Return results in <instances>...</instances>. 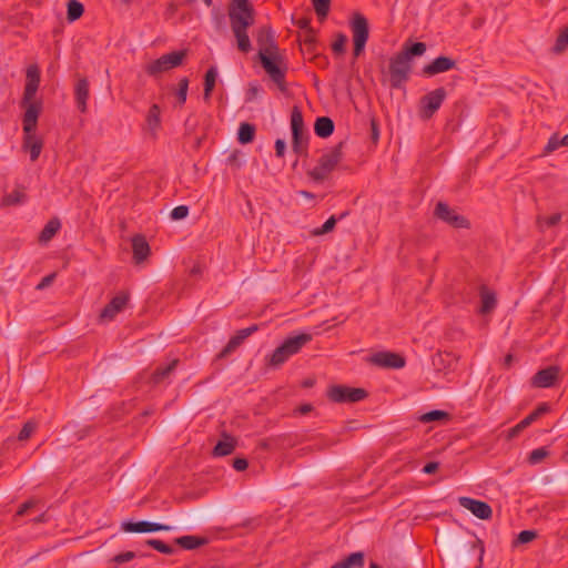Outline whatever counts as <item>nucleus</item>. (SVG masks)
I'll list each match as a JSON object with an SVG mask.
<instances>
[{
    "label": "nucleus",
    "mask_w": 568,
    "mask_h": 568,
    "mask_svg": "<svg viewBox=\"0 0 568 568\" xmlns=\"http://www.w3.org/2000/svg\"><path fill=\"white\" fill-rule=\"evenodd\" d=\"M258 60L265 72L277 85L281 92H286V63L278 52V45L275 41L274 32L270 26H263L258 29L257 38Z\"/></svg>",
    "instance_id": "1"
},
{
    "label": "nucleus",
    "mask_w": 568,
    "mask_h": 568,
    "mask_svg": "<svg viewBox=\"0 0 568 568\" xmlns=\"http://www.w3.org/2000/svg\"><path fill=\"white\" fill-rule=\"evenodd\" d=\"M255 9L250 0H229L227 17L237 50L248 53L252 50L248 28L255 23Z\"/></svg>",
    "instance_id": "2"
},
{
    "label": "nucleus",
    "mask_w": 568,
    "mask_h": 568,
    "mask_svg": "<svg viewBox=\"0 0 568 568\" xmlns=\"http://www.w3.org/2000/svg\"><path fill=\"white\" fill-rule=\"evenodd\" d=\"M424 42H405L402 50L389 59L388 82L392 89H402L409 80L413 70L412 59L426 52Z\"/></svg>",
    "instance_id": "3"
},
{
    "label": "nucleus",
    "mask_w": 568,
    "mask_h": 568,
    "mask_svg": "<svg viewBox=\"0 0 568 568\" xmlns=\"http://www.w3.org/2000/svg\"><path fill=\"white\" fill-rule=\"evenodd\" d=\"M313 339L312 334L301 333L295 336H288L276 347L273 353L266 357V365L271 368H280L293 355L298 354L302 348Z\"/></svg>",
    "instance_id": "4"
},
{
    "label": "nucleus",
    "mask_w": 568,
    "mask_h": 568,
    "mask_svg": "<svg viewBox=\"0 0 568 568\" xmlns=\"http://www.w3.org/2000/svg\"><path fill=\"white\" fill-rule=\"evenodd\" d=\"M38 108L31 105L23 114L22 128H23V141L22 149L30 153V160L36 162L42 151L43 142L40 138L36 136V130L38 125Z\"/></svg>",
    "instance_id": "5"
},
{
    "label": "nucleus",
    "mask_w": 568,
    "mask_h": 568,
    "mask_svg": "<svg viewBox=\"0 0 568 568\" xmlns=\"http://www.w3.org/2000/svg\"><path fill=\"white\" fill-rule=\"evenodd\" d=\"M344 145L345 141H341L335 146L323 153L317 165L308 171V176L315 182L324 181L342 161Z\"/></svg>",
    "instance_id": "6"
},
{
    "label": "nucleus",
    "mask_w": 568,
    "mask_h": 568,
    "mask_svg": "<svg viewBox=\"0 0 568 568\" xmlns=\"http://www.w3.org/2000/svg\"><path fill=\"white\" fill-rule=\"evenodd\" d=\"M186 57V51H172L151 61L144 67V71L152 78H159L162 73L180 67Z\"/></svg>",
    "instance_id": "7"
},
{
    "label": "nucleus",
    "mask_w": 568,
    "mask_h": 568,
    "mask_svg": "<svg viewBox=\"0 0 568 568\" xmlns=\"http://www.w3.org/2000/svg\"><path fill=\"white\" fill-rule=\"evenodd\" d=\"M447 92L445 88H437L424 97L419 101V116L423 120H429L440 108L446 99Z\"/></svg>",
    "instance_id": "8"
},
{
    "label": "nucleus",
    "mask_w": 568,
    "mask_h": 568,
    "mask_svg": "<svg viewBox=\"0 0 568 568\" xmlns=\"http://www.w3.org/2000/svg\"><path fill=\"white\" fill-rule=\"evenodd\" d=\"M368 393L364 388L334 385L328 388L327 397L334 403H357L365 399Z\"/></svg>",
    "instance_id": "9"
},
{
    "label": "nucleus",
    "mask_w": 568,
    "mask_h": 568,
    "mask_svg": "<svg viewBox=\"0 0 568 568\" xmlns=\"http://www.w3.org/2000/svg\"><path fill=\"white\" fill-rule=\"evenodd\" d=\"M434 215L455 229H469L470 222L445 202H438Z\"/></svg>",
    "instance_id": "10"
},
{
    "label": "nucleus",
    "mask_w": 568,
    "mask_h": 568,
    "mask_svg": "<svg viewBox=\"0 0 568 568\" xmlns=\"http://www.w3.org/2000/svg\"><path fill=\"white\" fill-rule=\"evenodd\" d=\"M121 529L128 534H148L155 531H169L171 530V527L169 525L152 523L148 520H128L121 524Z\"/></svg>",
    "instance_id": "11"
},
{
    "label": "nucleus",
    "mask_w": 568,
    "mask_h": 568,
    "mask_svg": "<svg viewBox=\"0 0 568 568\" xmlns=\"http://www.w3.org/2000/svg\"><path fill=\"white\" fill-rule=\"evenodd\" d=\"M369 362L378 367L398 369L406 364L405 357L393 352H377L369 357Z\"/></svg>",
    "instance_id": "12"
},
{
    "label": "nucleus",
    "mask_w": 568,
    "mask_h": 568,
    "mask_svg": "<svg viewBox=\"0 0 568 568\" xmlns=\"http://www.w3.org/2000/svg\"><path fill=\"white\" fill-rule=\"evenodd\" d=\"M549 412H550V405L548 403L539 404L535 410H532L523 420H520L517 425H515L514 427H511L508 430V438H515L525 428L530 426L534 422H536L541 416L548 414Z\"/></svg>",
    "instance_id": "13"
},
{
    "label": "nucleus",
    "mask_w": 568,
    "mask_h": 568,
    "mask_svg": "<svg viewBox=\"0 0 568 568\" xmlns=\"http://www.w3.org/2000/svg\"><path fill=\"white\" fill-rule=\"evenodd\" d=\"M459 505L469 510L474 516L479 519H490L493 516L491 507L483 500L474 499L470 497H459Z\"/></svg>",
    "instance_id": "14"
},
{
    "label": "nucleus",
    "mask_w": 568,
    "mask_h": 568,
    "mask_svg": "<svg viewBox=\"0 0 568 568\" xmlns=\"http://www.w3.org/2000/svg\"><path fill=\"white\" fill-rule=\"evenodd\" d=\"M560 368L558 366H548L538 371L531 378V385L537 388L552 387L559 376Z\"/></svg>",
    "instance_id": "15"
},
{
    "label": "nucleus",
    "mask_w": 568,
    "mask_h": 568,
    "mask_svg": "<svg viewBox=\"0 0 568 568\" xmlns=\"http://www.w3.org/2000/svg\"><path fill=\"white\" fill-rule=\"evenodd\" d=\"M258 329L256 324H253L246 328H242L230 338L224 348L219 353L217 358H225L233 353L248 336Z\"/></svg>",
    "instance_id": "16"
},
{
    "label": "nucleus",
    "mask_w": 568,
    "mask_h": 568,
    "mask_svg": "<svg viewBox=\"0 0 568 568\" xmlns=\"http://www.w3.org/2000/svg\"><path fill=\"white\" fill-rule=\"evenodd\" d=\"M129 297V293L120 292L104 306L100 313V317L102 320H113L115 315L125 307Z\"/></svg>",
    "instance_id": "17"
},
{
    "label": "nucleus",
    "mask_w": 568,
    "mask_h": 568,
    "mask_svg": "<svg viewBox=\"0 0 568 568\" xmlns=\"http://www.w3.org/2000/svg\"><path fill=\"white\" fill-rule=\"evenodd\" d=\"M351 29L353 33V41L367 42L369 37L368 20L359 12L353 14L351 21Z\"/></svg>",
    "instance_id": "18"
},
{
    "label": "nucleus",
    "mask_w": 568,
    "mask_h": 568,
    "mask_svg": "<svg viewBox=\"0 0 568 568\" xmlns=\"http://www.w3.org/2000/svg\"><path fill=\"white\" fill-rule=\"evenodd\" d=\"M456 65V61L449 57L440 55L434 59L430 63L424 65L423 73L433 77L438 73H443L454 69Z\"/></svg>",
    "instance_id": "19"
},
{
    "label": "nucleus",
    "mask_w": 568,
    "mask_h": 568,
    "mask_svg": "<svg viewBox=\"0 0 568 568\" xmlns=\"http://www.w3.org/2000/svg\"><path fill=\"white\" fill-rule=\"evenodd\" d=\"M90 95V84L87 78H79L74 85V100L78 110L85 113L88 110V99Z\"/></svg>",
    "instance_id": "20"
},
{
    "label": "nucleus",
    "mask_w": 568,
    "mask_h": 568,
    "mask_svg": "<svg viewBox=\"0 0 568 568\" xmlns=\"http://www.w3.org/2000/svg\"><path fill=\"white\" fill-rule=\"evenodd\" d=\"M132 252L135 264L144 262L149 257L151 248L143 235L138 234L132 237Z\"/></svg>",
    "instance_id": "21"
},
{
    "label": "nucleus",
    "mask_w": 568,
    "mask_h": 568,
    "mask_svg": "<svg viewBox=\"0 0 568 568\" xmlns=\"http://www.w3.org/2000/svg\"><path fill=\"white\" fill-rule=\"evenodd\" d=\"M40 82H26L23 97L21 100V108L24 109V112L31 106L38 108V116L42 111V103L40 101H34L36 93L38 91Z\"/></svg>",
    "instance_id": "22"
},
{
    "label": "nucleus",
    "mask_w": 568,
    "mask_h": 568,
    "mask_svg": "<svg viewBox=\"0 0 568 568\" xmlns=\"http://www.w3.org/2000/svg\"><path fill=\"white\" fill-rule=\"evenodd\" d=\"M40 82H26L23 97L21 100V108L24 109V112L31 106L38 108V116L42 111V103L40 101H34L36 93L38 91Z\"/></svg>",
    "instance_id": "23"
},
{
    "label": "nucleus",
    "mask_w": 568,
    "mask_h": 568,
    "mask_svg": "<svg viewBox=\"0 0 568 568\" xmlns=\"http://www.w3.org/2000/svg\"><path fill=\"white\" fill-rule=\"evenodd\" d=\"M479 296H480V314H489L493 312L497 305L496 293L488 288L486 285H480L479 287Z\"/></svg>",
    "instance_id": "24"
},
{
    "label": "nucleus",
    "mask_w": 568,
    "mask_h": 568,
    "mask_svg": "<svg viewBox=\"0 0 568 568\" xmlns=\"http://www.w3.org/2000/svg\"><path fill=\"white\" fill-rule=\"evenodd\" d=\"M365 564V555L363 551H356L346 558L335 562L329 568H363Z\"/></svg>",
    "instance_id": "25"
},
{
    "label": "nucleus",
    "mask_w": 568,
    "mask_h": 568,
    "mask_svg": "<svg viewBox=\"0 0 568 568\" xmlns=\"http://www.w3.org/2000/svg\"><path fill=\"white\" fill-rule=\"evenodd\" d=\"M24 187L18 185L11 193L4 194L0 201V207H9L20 205L26 202L27 195L24 193Z\"/></svg>",
    "instance_id": "26"
},
{
    "label": "nucleus",
    "mask_w": 568,
    "mask_h": 568,
    "mask_svg": "<svg viewBox=\"0 0 568 568\" xmlns=\"http://www.w3.org/2000/svg\"><path fill=\"white\" fill-rule=\"evenodd\" d=\"M179 363L180 361L178 358H174L164 366H158L151 375V382L153 384H160L164 382L173 373Z\"/></svg>",
    "instance_id": "27"
},
{
    "label": "nucleus",
    "mask_w": 568,
    "mask_h": 568,
    "mask_svg": "<svg viewBox=\"0 0 568 568\" xmlns=\"http://www.w3.org/2000/svg\"><path fill=\"white\" fill-rule=\"evenodd\" d=\"M174 542L181 548L193 550L207 544V538L193 535H185L174 539Z\"/></svg>",
    "instance_id": "28"
},
{
    "label": "nucleus",
    "mask_w": 568,
    "mask_h": 568,
    "mask_svg": "<svg viewBox=\"0 0 568 568\" xmlns=\"http://www.w3.org/2000/svg\"><path fill=\"white\" fill-rule=\"evenodd\" d=\"M335 124L328 116H320L314 124V132L320 138H328L333 134Z\"/></svg>",
    "instance_id": "29"
},
{
    "label": "nucleus",
    "mask_w": 568,
    "mask_h": 568,
    "mask_svg": "<svg viewBox=\"0 0 568 568\" xmlns=\"http://www.w3.org/2000/svg\"><path fill=\"white\" fill-rule=\"evenodd\" d=\"M61 223L59 219L53 217L48 221L42 231L39 234V242L47 243L49 242L60 230Z\"/></svg>",
    "instance_id": "30"
},
{
    "label": "nucleus",
    "mask_w": 568,
    "mask_h": 568,
    "mask_svg": "<svg viewBox=\"0 0 568 568\" xmlns=\"http://www.w3.org/2000/svg\"><path fill=\"white\" fill-rule=\"evenodd\" d=\"M235 445L236 443L233 437L224 435V439L217 442V444L213 448V455L220 457L227 456L233 453V450L235 449Z\"/></svg>",
    "instance_id": "31"
},
{
    "label": "nucleus",
    "mask_w": 568,
    "mask_h": 568,
    "mask_svg": "<svg viewBox=\"0 0 568 568\" xmlns=\"http://www.w3.org/2000/svg\"><path fill=\"white\" fill-rule=\"evenodd\" d=\"M308 134L305 131L292 133V148L298 155H304L307 152Z\"/></svg>",
    "instance_id": "32"
},
{
    "label": "nucleus",
    "mask_w": 568,
    "mask_h": 568,
    "mask_svg": "<svg viewBox=\"0 0 568 568\" xmlns=\"http://www.w3.org/2000/svg\"><path fill=\"white\" fill-rule=\"evenodd\" d=\"M216 77H217V70L215 67H211L205 75H204V92H203V99L205 101H210L211 99V95H212V92L214 90V87H215V82H216Z\"/></svg>",
    "instance_id": "33"
},
{
    "label": "nucleus",
    "mask_w": 568,
    "mask_h": 568,
    "mask_svg": "<svg viewBox=\"0 0 568 568\" xmlns=\"http://www.w3.org/2000/svg\"><path fill=\"white\" fill-rule=\"evenodd\" d=\"M255 138V126L251 123L244 122L240 124L237 131V141L241 144H248L253 142Z\"/></svg>",
    "instance_id": "34"
},
{
    "label": "nucleus",
    "mask_w": 568,
    "mask_h": 568,
    "mask_svg": "<svg viewBox=\"0 0 568 568\" xmlns=\"http://www.w3.org/2000/svg\"><path fill=\"white\" fill-rule=\"evenodd\" d=\"M560 146H568V133L562 138L558 133H554L549 139L544 149V154H549Z\"/></svg>",
    "instance_id": "35"
},
{
    "label": "nucleus",
    "mask_w": 568,
    "mask_h": 568,
    "mask_svg": "<svg viewBox=\"0 0 568 568\" xmlns=\"http://www.w3.org/2000/svg\"><path fill=\"white\" fill-rule=\"evenodd\" d=\"M84 7L78 0H69L67 4V19L69 22H74L82 17Z\"/></svg>",
    "instance_id": "36"
},
{
    "label": "nucleus",
    "mask_w": 568,
    "mask_h": 568,
    "mask_svg": "<svg viewBox=\"0 0 568 568\" xmlns=\"http://www.w3.org/2000/svg\"><path fill=\"white\" fill-rule=\"evenodd\" d=\"M347 214H348V212H343L338 219H336L334 215L331 216L321 227L314 229L311 232L312 235L321 236V235L332 232L335 229L337 221L344 219Z\"/></svg>",
    "instance_id": "37"
},
{
    "label": "nucleus",
    "mask_w": 568,
    "mask_h": 568,
    "mask_svg": "<svg viewBox=\"0 0 568 568\" xmlns=\"http://www.w3.org/2000/svg\"><path fill=\"white\" fill-rule=\"evenodd\" d=\"M331 1L332 0H311L320 21H324L327 18L331 10Z\"/></svg>",
    "instance_id": "38"
},
{
    "label": "nucleus",
    "mask_w": 568,
    "mask_h": 568,
    "mask_svg": "<svg viewBox=\"0 0 568 568\" xmlns=\"http://www.w3.org/2000/svg\"><path fill=\"white\" fill-rule=\"evenodd\" d=\"M291 129L292 133L294 132H302L304 130V120H303V113L298 106H293L291 112Z\"/></svg>",
    "instance_id": "39"
},
{
    "label": "nucleus",
    "mask_w": 568,
    "mask_h": 568,
    "mask_svg": "<svg viewBox=\"0 0 568 568\" xmlns=\"http://www.w3.org/2000/svg\"><path fill=\"white\" fill-rule=\"evenodd\" d=\"M568 48V26L560 31L558 34L555 45L552 47V52L556 54H560L565 52Z\"/></svg>",
    "instance_id": "40"
},
{
    "label": "nucleus",
    "mask_w": 568,
    "mask_h": 568,
    "mask_svg": "<svg viewBox=\"0 0 568 568\" xmlns=\"http://www.w3.org/2000/svg\"><path fill=\"white\" fill-rule=\"evenodd\" d=\"M448 418H449V415H448L447 412L439 410V409H434V410H430V412H427V413L423 414L419 417V420L423 422V423H432V422L445 420V419H448Z\"/></svg>",
    "instance_id": "41"
},
{
    "label": "nucleus",
    "mask_w": 568,
    "mask_h": 568,
    "mask_svg": "<svg viewBox=\"0 0 568 568\" xmlns=\"http://www.w3.org/2000/svg\"><path fill=\"white\" fill-rule=\"evenodd\" d=\"M145 544L164 555H172L175 551V549L172 546L166 545L160 539H148Z\"/></svg>",
    "instance_id": "42"
},
{
    "label": "nucleus",
    "mask_w": 568,
    "mask_h": 568,
    "mask_svg": "<svg viewBox=\"0 0 568 568\" xmlns=\"http://www.w3.org/2000/svg\"><path fill=\"white\" fill-rule=\"evenodd\" d=\"M187 90H189V79L182 78L179 81V88L175 92L178 102L180 105H183L187 98Z\"/></svg>",
    "instance_id": "43"
},
{
    "label": "nucleus",
    "mask_w": 568,
    "mask_h": 568,
    "mask_svg": "<svg viewBox=\"0 0 568 568\" xmlns=\"http://www.w3.org/2000/svg\"><path fill=\"white\" fill-rule=\"evenodd\" d=\"M537 538V531L535 530H523L520 531L516 539L513 541V546L524 545L532 541Z\"/></svg>",
    "instance_id": "44"
},
{
    "label": "nucleus",
    "mask_w": 568,
    "mask_h": 568,
    "mask_svg": "<svg viewBox=\"0 0 568 568\" xmlns=\"http://www.w3.org/2000/svg\"><path fill=\"white\" fill-rule=\"evenodd\" d=\"M161 110L158 104H152L149 109L146 121L151 128H156L160 124Z\"/></svg>",
    "instance_id": "45"
},
{
    "label": "nucleus",
    "mask_w": 568,
    "mask_h": 568,
    "mask_svg": "<svg viewBox=\"0 0 568 568\" xmlns=\"http://www.w3.org/2000/svg\"><path fill=\"white\" fill-rule=\"evenodd\" d=\"M561 217H562L561 213H555L548 217L538 216L537 225L539 226L540 230H542L544 225H546L548 227H552V226H556L561 221Z\"/></svg>",
    "instance_id": "46"
},
{
    "label": "nucleus",
    "mask_w": 568,
    "mask_h": 568,
    "mask_svg": "<svg viewBox=\"0 0 568 568\" xmlns=\"http://www.w3.org/2000/svg\"><path fill=\"white\" fill-rule=\"evenodd\" d=\"M37 423L33 420L27 422L18 434V440L24 442L31 437L33 432L37 429Z\"/></svg>",
    "instance_id": "47"
},
{
    "label": "nucleus",
    "mask_w": 568,
    "mask_h": 568,
    "mask_svg": "<svg viewBox=\"0 0 568 568\" xmlns=\"http://www.w3.org/2000/svg\"><path fill=\"white\" fill-rule=\"evenodd\" d=\"M549 455V452L545 447L534 449L528 457L530 464H538Z\"/></svg>",
    "instance_id": "48"
},
{
    "label": "nucleus",
    "mask_w": 568,
    "mask_h": 568,
    "mask_svg": "<svg viewBox=\"0 0 568 568\" xmlns=\"http://www.w3.org/2000/svg\"><path fill=\"white\" fill-rule=\"evenodd\" d=\"M136 557L134 551H124L121 554L115 555L113 558H111V562H113L115 566H120L124 562H129L132 559Z\"/></svg>",
    "instance_id": "49"
},
{
    "label": "nucleus",
    "mask_w": 568,
    "mask_h": 568,
    "mask_svg": "<svg viewBox=\"0 0 568 568\" xmlns=\"http://www.w3.org/2000/svg\"><path fill=\"white\" fill-rule=\"evenodd\" d=\"M347 42V37L344 33H338L336 40L332 44V50L336 54H342L345 51V44Z\"/></svg>",
    "instance_id": "50"
},
{
    "label": "nucleus",
    "mask_w": 568,
    "mask_h": 568,
    "mask_svg": "<svg viewBox=\"0 0 568 568\" xmlns=\"http://www.w3.org/2000/svg\"><path fill=\"white\" fill-rule=\"evenodd\" d=\"M187 215H189V206H186V205H179V206L174 207L170 214V216L173 221H179V220L185 219Z\"/></svg>",
    "instance_id": "51"
},
{
    "label": "nucleus",
    "mask_w": 568,
    "mask_h": 568,
    "mask_svg": "<svg viewBox=\"0 0 568 568\" xmlns=\"http://www.w3.org/2000/svg\"><path fill=\"white\" fill-rule=\"evenodd\" d=\"M27 82H40V70L37 64L28 67Z\"/></svg>",
    "instance_id": "52"
},
{
    "label": "nucleus",
    "mask_w": 568,
    "mask_h": 568,
    "mask_svg": "<svg viewBox=\"0 0 568 568\" xmlns=\"http://www.w3.org/2000/svg\"><path fill=\"white\" fill-rule=\"evenodd\" d=\"M233 468L237 471H243L248 467V462L246 458L243 457H236L233 459L232 464Z\"/></svg>",
    "instance_id": "53"
},
{
    "label": "nucleus",
    "mask_w": 568,
    "mask_h": 568,
    "mask_svg": "<svg viewBox=\"0 0 568 568\" xmlns=\"http://www.w3.org/2000/svg\"><path fill=\"white\" fill-rule=\"evenodd\" d=\"M55 273H51L47 276H44L40 282L39 284L36 286L37 290L41 291V290H44L45 287L50 286L54 278H55Z\"/></svg>",
    "instance_id": "54"
},
{
    "label": "nucleus",
    "mask_w": 568,
    "mask_h": 568,
    "mask_svg": "<svg viewBox=\"0 0 568 568\" xmlns=\"http://www.w3.org/2000/svg\"><path fill=\"white\" fill-rule=\"evenodd\" d=\"M36 501L34 500H27L23 504H21L17 510V516H24L29 509L34 507Z\"/></svg>",
    "instance_id": "55"
},
{
    "label": "nucleus",
    "mask_w": 568,
    "mask_h": 568,
    "mask_svg": "<svg viewBox=\"0 0 568 568\" xmlns=\"http://www.w3.org/2000/svg\"><path fill=\"white\" fill-rule=\"evenodd\" d=\"M295 24L300 28V29H303L305 32L310 31V30H313V28L311 27V18H307V17H304V18H301L298 19Z\"/></svg>",
    "instance_id": "56"
},
{
    "label": "nucleus",
    "mask_w": 568,
    "mask_h": 568,
    "mask_svg": "<svg viewBox=\"0 0 568 568\" xmlns=\"http://www.w3.org/2000/svg\"><path fill=\"white\" fill-rule=\"evenodd\" d=\"M286 144L285 141L282 139H277L275 141V154L278 158H283L285 153Z\"/></svg>",
    "instance_id": "57"
},
{
    "label": "nucleus",
    "mask_w": 568,
    "mask_h": 568,
    "mask_svg": "<svg viewBox=\"0 0 568 568\" xmlns=\"http://www.w3.org/2000/svg\"><path fill=\"white\" fill-rule=\"evenodd\" d=\"M439 467V463L437 462H429L423 467V473L427 475H432L436 473V470Z\"/></svg>",
    "instance_id": "58"
},
{
    "label": "nucleus",
    "mask_w": 568,
    "mask_h": 568,
    "mask_svg": "<svg viewBox=\"0 0 568 568\" xmlns=\"http://www.w3.org/2000/svg\"><path fill=\"white\" fill-rule=\"evenodd\" d=\"M354 48H353V54L355 58L359 57L365 49L366 42L364 41H353Z\"/></svg>",
    "instance_id": "59"
},
{
    "label": "nucleus",
    "mask_w": 568,
    "mask_h": 568,
    "mask_svg": "<svg viewBox=\"0 0 568 568\" xmlns=\"http://www.w3.org/2000/svg\"><path fill=\"white\" fill-rule=\"evenodd\" d=\"M315 41H316V39H315V31H314V29L305 32L304 43L306 45H308L311 48V47H313L315 44Z\"/></svg>",
    "instance_id": "60"
},
{
    "label": "nucleus",
    "mask_w": 568,
    "mask_h": 568,
    "mask_svg": "<svg viewBox=\"0 0 568 568\" xmlns=\"http://www.w3.org/2000/svg\"><path fill=\"white\" fill-rule=\"evenodd\" d=\"M258 87L256 84H250V88H248V91H247V94H248V100L255 98L257 94H258Z\"/></svg>",
    "instance_id": "61"
},
{
    "label": "nucleus",
    "mask_w": 568,
    "mask_h": 568,
    "mask_svg": "<svg viewBox=\"0 0 568 568\" xmlns=\"http://www.w3.org/2000/svg\"><path fill=\"white\" fill-rule=\"evenodd\" d=\"M297 410L301 415H305L313 410V406L311 404H303L297 408Z\"/></svg>",
    "instance_id": "62"
},
{
    "label": "nucleus",
    "mask_w": 568,
    "mask_h": 568,
    "mask_svg": "<svg viewBox=\"0 0 568 568\" xmlns=\"http://www.w3.org/2000/svg\"><path fill=\"white\" fill-rule=\"evenodd\" d=\"M297 194L305 199H308V200L315 199V194H313L312 192L305 191V190L298 191Z\"/></svg>",
    "instance_id": "63"
},
{
    "label": "nucleus",
    "mask_w": 568,
    "mask_h": 568,
    "mask_svg": "<svg viewBox=\"0 0 568 568\" xmlns=\"http://www.w3.org/2000/svg\"><path fill=\"white\" fill-rule=\"evenodd\" d=\"M513 359H514L513 355H511V354H508V355L505 357L504 365H505L506 367H509V366L511 365V363H513Z\"/></svg>",
    "instance_id": "64"
}]
</instances>
